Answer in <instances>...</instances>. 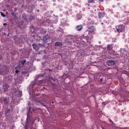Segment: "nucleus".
<instances>
[{
  "label": "nucleus",
  "instance_id": "nucleus-5",
  "mask_svg": "<svg viewBox=\"0 0 129 129\" xmlns=\"http://www.w3.org/2000/svg\"><path fill=\"white\" fill-rule=\"evenodd\" d=\"M99 19H102L105 17V14L103 12H99L98 14Z\"/></svg>",
  "mask_w": 129,
  "mask_h": 129
},
{
  "label": "nucleus",
  "instance_id": "nucleus-10",
  "mask_svg": "<svg viewBox=\"0 0 129 129\" xmlns=\"http://www.w3.org/2000/svg\"><path fill=\"white\" fill-rule=\"evenodd\" d=\"M107 63L108 64H109V65H110L111 66H113V65L115 64V62H114V61L113 60H108Z\"/></svg>",
  "mask_w": 129,
  "mask_h": 129
},
{
  "label": "nucleus",
  "instance_id": "nucleus-15",
  "mask_svg": "<svg viewBox=\"0 0 129 129\" xmlns=\"http://www.w3.org/2000/svg\"><path fill=\"white\" fill-rule=\"evenodd\" d=\"M109 52V54H111V55H113V56H115V51L114 50H110Z\"/></svg>",
  "mask_w": 129,
  "mask_h": 129
},
{
  "label": "nucleus",
  "instance_id": "nucleus-31",
  "mask_svg": "<svg viewBox=\"0 0 129 129\" xmlns=\"http://www.w3.org/2000/svg\"><path fill=\"white\" fill-rule=\"evenodd\" d=\"M33 19H34V17H32V20H33Z\"/></svg>",
  "mask_w": 129,
  "mask_h": 129
},
{
  "label": "nucleus",
  "instance_id": "nucleus-28",
  "mask_svg": "<svg viewBox=\"0 0 129 129\" xmlns=\"http://www.w3.org/2000/svg\"><path fill=\"white\" fill-rule=\"evenodd\" d=\"M101 2H102H102H104V1L103 0H101Z\"/></svg>",
  "mask_w": 129,
  "mask_h": 129
},
{
  "label": "nucleus",
  "instance_id": "nucleus-18",
  "mask_svg": "<svg viewBox=\"0 0 129 129\" xmlns=\"http://www.w3.org/2000/svg\"><path fill=\"white\" fill-rule=\"evenodd\" d=\"M26 62H27V60H26V59L21 61V63L22 66H24V65H25V63H26Z\"/></svg>",
  "mask_w": 129,
  "mask_h": 129
},
{
  "label": "nucleus",
  "instance_id": "nucleus-26",
  "mask_svg": "<svg viewBox=\"0 0 129 129\" xmlns=\"http://www.w3.org/2000/svg\"><path fill=\"white\" fill-rule=\"evenodd\" d=\"M100 81L102 82V78L100 79Z\"/></svg>",
  "mask_w": 129,
  "mask_h": 129
},
{
  "label": "nucleus",
  "instance_id": "nucleus-20",
  "mask_svg": "<svg viewBox=\"0 0 129 129\" xmlns=\"http://www.w3.org/2000/svg\"><path fill=\"white\" fill-rule=\"evenodd\" d=\"M38 46L40 47H45V45L44 44L38 43Z\"/></svg>",
  "mask_w": 129,
  "mask_h": 129
},
{
  "label": "nucleus",
  "instance_id": "nucleus-6",
  "mask_svg": "<svg viewBox=\"0 0 129 129\" xmlns=\"http://www.w3.org/2000/svg\"><path fill=\"white\" fill-rule=\"evenodd\" d=\"M92 39H93V36L92 35H88L86 38V41H87V43H89L90 42V41H91V40H92Z\"/></svg>",
  "mask_w": 129,
  "mask_h": 129
},
{
  "label": "nucleus",
  "instance_id": "nucleus-11",
  "mask_svg": "<svg viewBox=\"0 0 129 129\" xmlns=\"http://www.w3.org/2000/svg\"><path fill=\"white\" fill-rule=\"evenodd\" d=\"M55 46H58V47H61V46H63V44L62 43V42H56L54 44Z\"/></svg>",
  "mask_w": 129,
  "mask_h": 129
},
{
  "label": "nucleus",
  "instance_id": "nucleus-25",
  "mask_svg": "<svg viewBox=\"0 0 129 129\" xmlns=\"http://www.w3.org/2000/svg\"><path fill=\"white\" fill-rule=\"evenodd\" d=\"M25 129H28V127L25 126Z\"/></svg>",
  "mask_w": 129,
  "mask_h": 129
},
{
  "label": "nucleus",
  "instance_id": "nucleus-4",
  "mask_svg": "<svg viewBox=\"0 0 129 129\" xmlns=\"http://www.w3.org/2000/svg\"><path fill=\"white\" fill-rule=\"evenodd\" d=\"M7 73V68H4L0 69V75H5Z\"/></svg>",
  "mask_w": 129,
  "mask_h": 129
},
{
  "label": "nucleus",
  "instance_id": "nucleus-1",
  "mask_svg": "<svg viewBox=\"0 0 129 129\" xmlns=\"http://www.w3.org/2000/svg\"><path fill=\"white\" fill-rule=\"evenodd\" d=\"M33 124H34V121L32 120V119L30 117V113H27L26 123L25 126H26V127H28L30 125L33 126Z\"/></svg>",
  "mask_w": 129,
  "mask_h": 129
},
{
  "label": "nucleus",
  "instance_id": "nucleus-29",
  "mask_svg": "<svg viewBox=\"0 0 129 129\" xmlns=\"http://www.w3.org/2000/svg\"><path fill=\"white\" fill-rule=\"evenodd\" d=\"M101 25H104V23H101Z\"/></svg>",
  "mask_w": 129,
  "mask_h": 129
},
{
  "label": "nucleus",
  "instance_id": "nucleus-2",
  "mask_svg": "<svg viewBox=\"0 0 129 129\" xmlns=\"http://www.w3.org/2000/svg\"><path fill=\"white\" fill-rule=\"evenodd\" d=\"M116 29L118 33H122L124 31V26L123 25H117L116 26Z\"/></svg>",
  "mask_w": 129,
  "mask_h": 129
},
{
  "label": "nucleus",
  "instance_id": "nucleus-27",
  "mask_svg": "<svg viewBox=\"0 0 129 129\" xmlns=\"http://www.w3.org/2000/svg\"><path fill=\"white\" fill-rule=\"evenodd\" d=\"M32 127H31L30 129H32L33 128V126H31Z\"/></svg>",
  "mask_w": 129,
  "mask_h": 129
},
{
  "label": "nucleus",
  "instance_id": "nucleus-19",
  "mask_svg": "<svg viewBox=\"0 0 129 129\" xmlns=\"http://www.w3.org/2000/svg\"><path fill=\"white\" fill-rule=\"evenodd\" d=\"M89 4H92V3H94V0H88Z\"/></svg>",
  "mask_w": 129,
  "mask_h": 129
},
{
  "label": "nucleus",
  "instance_id": "nucleus-24",
  "mask_svg": "<svg viewBox=\"0 0 129 129\" xmlns=\"http://www.w3.org/2000/svg\"><path fill=\"white\" fill-rule=\"evenodd\" d=\"M110 122H112V120L111 119H109Z\"/></svg>",
  "mask_w": 129,
  "mask_h": 129
},
{
  "label": "nucleus",
  "instance_id": "nucleus-21",
  "mask_svg": "<svg viewBox=\"0 0 129 129\" xmlns=\"http://www.w3.org/2000/svg\"><path fill=\"white\" fill-rule=\"evenodd\" d=\"M1 16L2 17H3V18H5V17H6V15H5V14H4L3 13L1 12Z\"/></svg>",
  "mask_w": 129,
  "mask_h": 129
},
{
  "label": "nucleus",
  "instance_id": "nucleus-22",
  "mask_svg": "<svg viewBox=\"0 0 129 129\" xmlns=\"http://www.w3.org/2000/svg\"><path fill=\"white\" fill-rule=\"evenodd\" d=\"M122 51H124V50L122 49H120V53H121V54H123V52H122Z\"/></svg>",
  "mask_w": 129,
  "mask_h": 129
},
{
  "label": "nucleus",
  "instance_id": "nucleus-17",
  "mask_svg": "<svg viewBox=\"0 0 129 129\" xmlns=\"http://www.w3.org/2000/svg\"><path fill=\"white\" fill-rule=\"evenodd\" d=\"M30 31L32 32V33H34L35 32V27L31 26L30 27Z\"/></svg>",
  "mask_w": 129,
  "mask_h": 129
},
{
  "label": "nucleus",
  "instance_id": "nucleus-12",
  "mask_svg": "<svg viewBox=\"0 0 129 129\" xmlns=\"http://www.w3.org/2000/svg\"><path fill=\"white\" fill-rule=\"evenodd\" d=\"M107 50L109 52L112 50V45L111 44H108L107 47Z\"/></svg>",
  "mask_w": 129,
  "mask_h": 129
},
{
  "label": "nucleus",
  "instance_id": "nucleus-16",
  "mask_svg": "<svg viewBox=\"0 0 129 129\" xmlns=\"http://www.w3.org/2000/svg\"><path fill=\"white\" fill-rule=\"evenodd\" d=\"M76 18L77 19V20H81V19H82V15H81V14H78L76 16Z\"/></svg>",
  "mask_w": 129,
  "mask_h": 129
},
{
  "label": "nucleus",
  "instance_id": "nucleus-7",
  "mask_svg": "<svg viewBox=\"0 0 129 129\" xmlns=\"http://www.w3.org/2000/svg\"><path fill=\"white\" fill-rule=\"evenodd\" d=\"M83 29V26H82V25H78L76 27V29L77 30V31H81V30H82Z\"/></svg>",
  "mask_w": 129,
  "mask_h": 129
},
{
  "label": "nucleus",
  "instance_id": "nucleus-3",
  "mask_svg": "<svg viewBox=\"0 0 129 129\" xmlns=\"http://www.w3.org/2000/svg\"><path fill=\"white\" fill-rule=\"evenodd\" d=\"M50 37L48 35H43L41 40L45 43H48V42H50Z\"/></svg>",
  "mask_w": 129,
  "mask_h": 129
},
{
  "label": "nucleus",
  "instance_id": "nucleus-14",
  "mask_svg": "<svg viewBox=\"0 0 129 129\" xmlns=\"http://www.w3.org/2000/svg\"><path fill=\"white\" fill-rule=\"evenodd\" d=\"M3 100L4 102L5 105H7L9 103V101L8 100V99L7 98H4L3 99Z\"/></svg>",
  "mask_w": 129,
  "mask_h": 129
},
{
  "label": "nucleus",
  "instance_id": "nucleus-9",
  "mask_svg": "<svg viewBox=\"0 0 129 129\" xmlns=\"http://www.w3.org/2000/svg\"><path fill=\"white\" fill-rule=\"evenodd\" d=\"M15 73L16 74H19V73L20 72V70H21V67L17 66L15 68Z\"/></svg>",
  "mask_w": 129,
  "mask_h": 129
},
{
  "label": "nucleus",
  "instance_id": "nucleus-23",
  "mask_svg": "<svg viewBox=\"0 0 129 129\" xmlns=\"http://www.w3.org/2000/svg\"><path fill=\"white\" fill-rule=\"evenodd\" d=\"M4 26H7V23H4Z\"/></svg>",
  "mask_w": 129,
  "mask_h": 129
},
{
  "label": "nucleus",
  "instance_id": "nucleus-13",
  "mask_svg": "<svg viewBox=\"0 0 129 129\" xmlns=\"http://www.w3.org/2000/svg\"><path fill=\"white\" fill-rule=\"evenodd\" d=\"M94 31H95V29H94V26H92L90 27L89 32L90 33H93V32H94Z\"/></svg>",
  "mask_w": 129,
  "mask_h": 129
},
{
  "label": "nucleus",
  "instance_id": "nucleus-30",
  "mask_svg": "<svg viewBox=\"0 0 129 129\" xmlns=\"http://www.w3.org/2000/svg\"><path fill=\"white\" fill-rule=\"evenodd\" d=\"M12 16H14V14H12Z\"/></svg>",
  "mask_w": 129,
  "mask_h": 129
},
{
  "label": "nucleus",
  "instance_id": "nucleus-8",
  "mask_svg": "<svg viewBox=\"0 0 129 129\" xmlns=\"http://www.w3.org/2000/svg\"><path fill=\"white\" fill-rule=\"evenodd\" d=\"M32 46L33 47V49L35 50V51H38L39 50V46L36 43H33L32 44Z\"/></svg>",
  "mask_w": 129,
  "mask_h": 129
}]
</instances>
